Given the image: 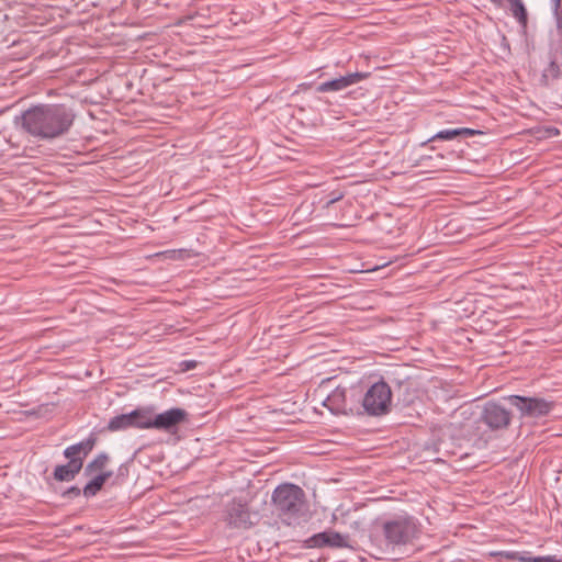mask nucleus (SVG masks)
<instances>
[{"label":"nucleus","mask_w":562,"mask_h":562,"mask_svg":"<svg viewBox=\"0 0 562 562\" xmlns=\"http://www.w3.org/2000/svg\"><path fill=\"white\" fill-rule=\"evenodd\" d=\"M75 121L74 111L65 104H37L20 116L23 131L41 140H49L68 133Z\"/></svg>","instance_id":"1"},{"label":"nucleus","mask_w":562,"mask_h":562,"mask_svg":"<svg viewBox=\"0 0 562 562\" xmlns=\"http://www.w3.org/2000/svg\"><path fill=\"white\" fill-rule=\"evenodd\" d=\"M271 506L273 513L288 526L299 525L307 518L305 492L293 483H282L273 490Z\"/></svg>","instance_id":"2"},{"label":"nucleus","mask_w":562,"mask_h":562,"mask_svg":"<svg viewBox=\"0 0 562 562\" xmlns=\"http://www.w3.org/2000/svg\"><path fill=\"white\" fill-rule=\"evenodd\" d=\"M512 412L496 401H487L483 404L480 415L475 420V435L485 441L493 434L507 429L512 424Z\"/></svg>","instance_id":"3"},{"label":"nucleus","mask_w":562,"mask_h":562,"mask_svg":"<svg viewBox=\"0 0 562 562\" xmlns=\"http://www.w3.org/2000/svg\"><path fill=\"white\" fill-rule=\"evenodd\" d=\"M360 400L364 412L370 416H381L390 412L392 403V391L390 385L380 380L373 383Z\"/></svg>","instance_id":"4"},{"label":"nucleus","mask_w":562,"mask_h":562,"mask_svg":"<svg viewBox=\"0 0 562 562\" xmlns=\"http://www.w3.org/2000/svg\"><path fill=\"white\" fill-rule=\"evenodd\" d=\"M419 529L412 517H398L383 524V535L387 543L401 546L417 538Z\"/></svg>","instance_id":"5"},{"label":"nucleus","mask_w":562,"mask_h":562,"mask_svg":"<svg viewBox=\"0 0 562 562\" xmlns=\"http://www.w3.org/2000/svg\"><path fill=\"white\" fill-rule=\"evenodd\" d=\"M507 400L519 412L520 418H543L554 408V402L544 397L509 395Z\"/></svg>","instance_id":"6"},{"label":"nucleus","mask_w":562,"mask_h":562,"mask_svg":"<svg viewBox=\"0 0 562 562\" xmlns=\"http://www.w3.org/2000/svg\"><path fill=\"white\" fill-rule=\"evenodd\" d=\"M361 391L357 386L341 387L333 390L324 401V405L331 412L347 413L353 411V404L360 402Z\"/></svg>","instance_id":"7"},{"label":"nucleus","mask_w":562,"mask_h":562,"mask_svg":"<svg viewBox=\"0 0 562 562\" xmlns=\"http://www.w3.org/2000/svg\"><path fill=\"white\" fill-rule=\"evenodd\" d=\"M189 414L186 409L180 407H173L160 414H157L153 418L155 429L164 430L167 432H175L178 426L188 420Z\"/></svg>","instance_id":"8"},{"label":"nucleus","mask_w":562,"mask_h":562,"mask_svg":"<svg viewBox=\"0 0 562 562\" xmlns=\"http://www.w3.org/2000/svg\"><path fill=\"white\" fill-rule=\"evenodd\" d=\"M348 535H342L334 530H327L323 532L315 533L307 538L304 543L306 548H349L348 543Z\"/></svg>","instance_id":"9"},{"label":"nucleus","mask_w":562,"mask_h":562,"mask_svg":"<svg viewBox=\"0 0 562 562\" xmlns=\"http://www.w3.org/2000/svg\"><path fill=\"white\" fill-rule=\"evenodd\" d=\"M227 522L235 528H249L252 522L250 520V512L247 503L241 499L234 498L227 505Z\"/></svg>","instance_id":"10"},{"label":"nucleus","mask_w":562,"mask_h":562,"mask_svg":"<svg viewBox=\"0 0 562 562\" xmlns=\"http://www.w3.org/2000/svg\"><path fill=\"white\" fill-rule=\"evenodd\" d=\"M370 76V72H351L346 76H341L339 78H335L331 80L324 81L319 83L316 88L317 92H337L345 90L346 88L356 85Z\"/></svg>","instance_id":"11"},{"label":"nucleus","mask_w":562,"mask_h":562,"mask_svg":"<svg viewBox=\"0 0 562 562\" xmlns=\"http://www.w3.org/2000/svg\"><path fill=\"white\" fill-rule=\"evenodd\" d=\"M98 442L97 432L92 431L89 436L81 440L80 442L68 446L64 450V457L68 460L76 459L81 461V467H83L85 458L93 450Z\"/></svg>","instance_id":"12"},{"label":"nucleus","mask_w":562,"mask_h":562,"mask_svg":"<svg viewBox=\"0 0 562 562\" xmlns=\"http://www.w3.org/2000/svg\"><path fill=\"white\" fill-rule=\"evenodd\" d=\"M83 467L78 459L68 460L66 464H58L55 467L53 477L58 482H70L79 474Z\"/></svg>","instance_id":"13"},{"label":"nucleus","mask_w":562,"mask_h":562,"mask_svg":"<svg viewBox=\"0 0 562 562\" xmlns=\"http://www.w3.org/2000/svg\"><path fill=\"white\" fill-rule=\"evenodd\" d=\"M112 475L113 472H102L94 475L82 488L83 496L86 498L95 496Z\"/></svg>","instance_id":"14"},{"label":"nucleus","mask_w":562,"mask_h":562,"mask_svg":"<svg viewBox=\"0 0 562 562\" xmlns=\"http://www.w3.org/2000/svg\"><path fill=\"white\" fill-rule=\"evenodd\" d=\"M137 415L138 414L136 412H131L128 414H121V415L114 416L113 418H111L109 420L106 429L109 431H120V430L133 428L132 419L137 417Z\"/></svg>","instance_id":"15"},{"label":"nucleus","mask_w":562,"mask_h":562,"mask_svg":"<svg viewBox=\"0 0 562 562\" xmlns=\"http://www.w3.org/2000/svg\"><path fill=\"white\" fill-rule=\"evenodd\" d=\"M110 462V456L106 452L98 453L86 467H85V475L89 476L94 473L110 472L105 470Z\"/></svg>","instance_id":"16"},{"label":"nucleus","mask_w":562,"mask_h":562,"mask_svg":"<svg viewBox=\"0 0 562 562\" xmlns=\"http://www.w3.org/2000/svg\"><path fill=\"white\" fill-rule=\"evenodd\" d=\"M561 76V64L559 63L558 54H550V61L548 66L543 69L542 80L546 85H549L550 81L559 79Z\"/></svg>","instance_id":"17"},{"label":"nucleus","mask_w":562,"mask_h":562,"mask_svg":"<svg viewBox=\"0 0 562 562\" xmlns=\"http://www.w3.org/2000/svg\"><path fill=\"white\" fill-rule=\"evenodd\" d=\"M509 2V10L513 16L517 20L520 26L526 30L528 25V12L522 0H507Z\"/></svg>","instance_id":"18"},{"label":"nucleus","mask_w":562,"mask_h":562,"mask_svg":"<svg viewBox=\"0 0 562 562\" xmlns=\"http://www.w3.org/2000/svg\"><path fill=\"white\" fill-rule=\"evenodd\" d=\"M459 138V128H446L441 130L435 135H432L427 140L423 142L420 146H426L428 143L436 142V140H453Z\"/></svg>","instance_id":"19"},{"label":"nucleus","mask_w":562,"mask_h":562,"mask_svg":"<svg viewBox=\"0 0 562 562\" xmlns=\"http://www.w3.org/2000/svg\"><path fill=\"white\" fill-rule=\"evenodd\" d=\"M133 412H136L138 415L133 422V428L138 429H150L154 428L150 424L153 423V418L149 416V413L145 409H134Z\"/></svg>","instance_id":"20"},{"label":"nucleus","mask_w":562,"mask_h":562,"mask_svg":"<svg viewBox=\"0 0 562 562\" xmlns=\"http://www.w3.org/2000/svg\"><path fill=\"white\" fill-rule=\"evenodd\" d=\"M82 494V490L78 486H70L61 493V497L65 499H75Z\"/></svg>","instance_id":"21"},{"label":"nucleus","mask_w":562,"mask_h":562,"mask_svg":"<svg viewBox=\"0 0 562 562\" xmlns=\"http://www.w3.org/2000/svg\"><path fill=\"white\" fill-rule=\"evenodd\" d=\"M459 128V138H468L475 135L483 134L480 130L469 128V127H458Z\"/></svg>","instance_id":"22"},{"label":"nucleus","mask_w":562,"mask_h":562,"mask_svg":"<svg viewBox=\"0 0 562 562\" xmlns=\"http://www.w3.org/2000/svg\"><path fill=\"white\" fill-rule=\"evenodd\" d=\"M342 193H336V192H333L328 199H326L325 201H323V207L324 209H329L333 204H335L336 202L340 201L342 199Z\"/></svg>","instance_id":"23"},{"label":"nucleus","mask_w":562,"mask_h":562,"mask_svg":"<svg viewBox=\"0 0 562 562\" xmlns=\"http://www.w3.org/2000/svg\"><path fill=\"white\" fill-rule=\"evenodd\" d=\"M532 562H562L557 555L535 557Z\"/></svg>","instance_id":"24"},{"label":"nucleus","mask_w":562,"mask_h":562,"mask_svg":"<svg viewBox=\"0 0 562 562\" xmlns=\"http://www.w3.org/2000/svg\"><path fill=\"white\" fill-rule=\"evenodd\" d=\"M554 16H555V22H557V30L559 32L560 35H562V8H560L557 11H552Z\"/></svg>","instance_id":"25"},{"label":"nucleus","mask_w":562,"mask_h":562,"mask_svg":"<svg viewBox=\"0 0 562 562\" xmlns=\"http://www.w3.org/2000/svg\"><path fill=\"white\" fill-rule=\"evenodd\" d=\"M128 475V464L127 463H123L117 469V475H116V479H125L127 477Z\"/></svg>","instance_id":"26"},{"label":"nucleus","mask_w":562,"mask_h":562,"mask_svg":"<svg viewBox=\"0 0 562 562\" xmlns=\"http://www.w3.org/2000/svg\"><path fill=\"white\" fill-rule=\"evenodd\" d=\"M532 555L528 551H520L517 557V561L519 562H532Z\"/></svg>","instance_id":"27"},{"label":"nucleus","mask_w":562,"mask_h":562,"mask_svg":"<svg viewBox=\"0 0 562 562\" xmlns=\"http://www.w3.org/2000/svg\"><path fill=\"white\" fill-rule=\"evenodd\" d=\"M183 371L192 370L196 367L195 360H184L180 363Z\"/></svg>","instance_id":"28"},{"label":"nucleus","mask_w":562,"mask_h":562,"mask_svg":"<svg viewBox=\"0 0 562 562\" xmlns=\"http://www.w3.org/2000/svg\"><path fill=\"white\" fill-rule=\"evenodd\" d=\"M519 552L520 551H507V552H504V555L509 559V560H514V561H517V557L519 555Z\"/></svg>","instance_id":"29"},{"label":"nucleus","mask_w":562,"mask_h":562,"mask_svg":"<svg viewBox=\"0 0 562 562\" xmlns=\"http://www.w3.org/2000/svg\"><path fill=\"white\" fill-rule=\"evenodd\" d=\"M552 11H557L561 8L562 0H550Z\"/></svg>","instance_id":"30"}]
</instances>
